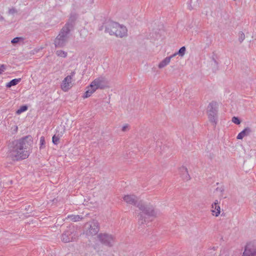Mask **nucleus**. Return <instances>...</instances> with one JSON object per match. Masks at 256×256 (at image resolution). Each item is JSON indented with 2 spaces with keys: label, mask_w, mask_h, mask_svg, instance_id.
Instances as JSON below:
<instances>
[{
  "label": "nucleus",
  "mask_w": 256,
  "mask_h": 256,
  "mask_svg": "<svg viewBox=\"0 0 256 256\" xmlns=\"http://www.w3.org/2000/svg\"><path fill=\"white\" fill-rule=\"evenodd\" d=\"M32 144V138L30 136L10 142L8 144V157L12 160H24L28 158Z\"/></svg>",
  "instance_id": "obj_1"
},
{
  "label": "nucleus",
  "mask_w": 256,
  "mask_h": 256,
  "mask_svg": "<svg viewBox=\"0 0 256 256\" xmlns=\"http://www.w3.org/2000/svg\"><path fill=\"white\" fill-rule=\"evenodd\" d=\"M73 28L74 24L72 22H68L64 24L54 40V44L56 48H62L66 46L70 38V32Z\"/></svg>",
  "instance_id": "obj_2"
},
{
  "label": "nucleus",
  "mask_w": 256,
  "mask_h": 256,
  "mask_svg": "<svg viewBox=\"0 0 256 256\" xmlns=\"http://www.w3.org/2000/svg\"><path fill=\"white\" fill-rule=\"evenodd\" d=\"M137 207L142 212L138 216V224L140 225L146 222V218L143 216V214L148 216H155L156 212H155L154 207L152 205L145 204L142 201H140L138 204Z\"/></svg>",
  "instance_id": "obj_3"
},
{
  "label": "nucleus",
  "mask_w": 256,
  "mask_h": 256,
  "mask_svg": "<svg viewBox=\"0 0 256 256\" xmlns=\"http://www.w3.org/2000/svg\"><path fill=\"white\" fill-rule=\"evenodd\" d=\"M218 104L216 102H210L208 107V114L209 120L214 125L217 123Z\"/></svg>",
  "instance_id": "obj_4"
},
{
  "label": "nucleus",
  "mask_w": 256,
  "mask_h": 256,
  "mask_svg": "<svg viewBox=\"0 0 256 256\" xmlns=\"http://www.w3.org/2000/svg\"><path fill=\"white\" fill-rule=\"evenodd\" d=\"M120 27V24L118 22L108 20L106 22L101 26L100 30L104 28L105 32L108 33L110 35H114L116 32V30Z\"/></svg>",
  "instance_id": "obj_5"
},
{
  "label": "nucleus",
  "mask_w": 256,
  "mask_h": 256,
  "mask_svg": "<svg viewBox=\"0 0 256 256\" xmlns=\"http://www.w3.org/2000/svg\"><path fill=\"white\" fill-rule=\"evenodd\" d=\"M77 236L74 228H70L64 231L62 235V240L64 242H69L74 240Z\"/></svg>",
  "instance_id": "obj_6"
},
{
  "label": "nucleus",
  "mask_w": 256,
  "mask_h": 256,
  "mask_svg": "<svg viewBox=\"0 0 256 256\" xmlns=\"http://www.w3.org/2000/svg\"><path fill=\"white\" fill-rule=\"evenodd\" d=\"M100 241L104 244L111 247L114 244V238L111 234H100L98 235Z\"/></svg>",
  "instance_id": "obj_7"
},
{
  "label": "nucleus",
  "mask_w": 256,
  "mask_h": 256,
  "mask_svg": "<svg viewBox=\"0 0 256 256\" xmlns=\"http://www.w3.org/2000/svg\"><path fill=\"white\" fill-rule=\"evenodd\" d=\"M90 84L96 90L98 88L104 89L106 86L107 82L104 77H99L93 80Z\"/></svg>",
  "instance_id": "obj_8"
},
{
  "label": "nucleus",
  "mask_w": 256,
  "mask_h": 256,
  "mask_svg": "<svg viewBox=\"0 0 256 256\" xmlns=\"http://www.w3.org/2000/svg\"><path fill=\"white\" fill-rule=\"evenodd\" d=\"M242 256H256V246L252 242L248 243Z\"/></svg>",
  "instance_id": "obj_9"
},
{
  "label": "nucleus",
  "mask_w": 256,
  "mask_h": 256,
  "mask_svg": "<svg viewBox=\"0 0 256 256\" xmlns=\"http://www.w3.org/2000/svg\"><path fill=\"white\" fill-rule=\"evenodd\" d=\"M99 231V224L97 221L93 220L92 224L90 225V228L86 232V234L88 236H94L98 234Z\"/></svg>",
  "instance_id": "obj_10"
},
{
  "label": "nucleus",
  "mask_w": 256,
  "mask_h": 256,
  "mask_svg": "<svg viewBox=\"0 0 256 256\" xmlns=\"http://www.w3.org/2000/svg\"><path fill=\"white\" fill-rule=\"evenodd\" d=\"M124 200L128 204L136 206H137L138 201V198L134 194H127L123 197Z\"/></svg>",
  "instance_id": "obj_11"
},
{
  "label": "nucleus",
  "mask_w": 256,
  "mask_h": 256,
  "mask_svg": "<svg viewBox=\"0 0 256 256\" xmlns=\"http://www.w3.org/2000/svg\"><path fill=\"white\" fill-rule=\"evenodd\" d=\"M74 74V72H72L71 74L72 75L68 76L63 80L61 84V88L63 90L66 91L70 88V84L71 83L72 78V76Z\"/></svg>",
  "instance_id": "obj_12"
},
{
  "label": "nucleus",
  "mask_w": 256,
  "mask_h": 256,
  "mask_svg": "<svg viewBox=\"0 0 256 256\" xmlns=\"http://www.w3.org/2000/svg\"><path fill=\"white\" fill-rule=\"evenodd\" d=\"M211 212H212V214L216 216H218L220 214V202L218 200H216L212 204Z\"/></svg>",
  "instance_id": "obj_13"
},
{
  "label": "nucleus",
  "mask_w": 256,
  "mask_h": 256,
  "mask_svg": "<svg viewBox=\"0 0 256 256\" xmlns=\"http://www.w3.org/2000/svg\"><path fill=\"white\" fill-rule=\"evenodd\" d=\"M127 28L126 26L120 24V27L116 30V32L114 35L117 37L122 38L127 34Z\"/></svg>",
  "instance_id": "obj_14"
},
{
  "label": "nucleus",
  "mask_w": 256,
  "mask_h": 256,
  "mask_svg": "<svg viewBox=\"0 0 256 256\" xmlns=\"http://www.w3.org/2000/svg\"><path fill=\"white\" fill-rule=\"evenodd\" d=\"M179 170L180 176L184 180L187 181L190 180V178L188 173V169L186 167H180Z\"/></svg>",
  "instance_id": "obj_15"
},
{
  "label": "nucleus",
  "mask_w": 256,
  "mask_h": 256,
  "mask_svg": "<svg viewBox=\"0 0 256 256\" xmlns=\"http://www.w3.org/2000/svg\"><path fill=\"white\" fill-rule=\"evenodd\" d=\"M252 132V129L249 127H247L238 134L236 138L238 140H242L244 136H249Z\"/></svg>",
  "instance_id": "obj_16"
},
{
  "label": "nucleus",
  "mask_w": 256,
  "mask_h": 256,
  "mask_svg": "<svg viewBox=\"0 0 256 256\" xmlns=\"http://www.w3.org/2000/svg\"><path fill=\"white\" fill-rule=\"evenodd\" d=\"M173 57L171 55L170 56L166 57L164 60H163L158 64V66L160 68H162L166 66V65H168L170 61L172 58Z\"/></svg>",
  "instance_id": "obj_17"
},
{
  "label": "nucleus",
  "mask_w": 256,
  "mask_h": 256,
  "mask_svg": "<svg viewBox=\"0 0 256 256\" xmlns=\"http://www.w3.org/2000/svg\"><path fill=\"white\" fill-rule=\"evenodd\" d=\"M96 89L91 86V84L87 88V90L85 92L83 98H87L90 97L95 91Z\"/></svg>",
  "instance_id": "obj_18"
},
{
  "label": "nucleus",
  "mask_w": 256,
  "mask_h": 256,
  "mask_svg": "<svg viewBox=\"0 0 256 256\" xmlns=\"http://www.w3.org/2000/svg\"><path fill=\"white\" fill-rule=\"evenodd\" d=\"M21 81V78H14L11 80L10 82L6 84V86L7 88H10L12 86L16 85L19 82Z\"/></svg>",
  "instance_id": "obj_19"
},
{
  "label": "nucleus",
  "mask_w": 256,
  "mask_h": 256,
  "mask_svg": "<svg viewBox=\"0 0 256 256\" xmlns=\"http://www.w3.org/2000/svg\"><path fill=\"white\" fill-rule=\"evenodd\" d=\"M186 51V48L184 46L181 47L177 52L174 53V54H172V56L174 58L178 54L180 56L182 57L184 55Z\"/></svg>",
  "instance_id": "obj_20"
},
{
  "label": "nucleus",
  "mask_w": 256,
  "mask_h": 256,
  "mask_svg": "<svg viewBox=\"0 0 256 256\" xmlns=\"http://www.w3.org/2000/svg\"><path fill=\"white\" fill-rule=\"evenodd\" d=\"M68 218L72 222H78L82 219V218L79 215H68Z\"/></svg>",
  "instance_id": "obj_21"
},
{
  "label": "nucleus",
  "mask_w": 256,
  "mask_h": 256,
  "mask_svg": "<svg viewBox=\"0 0 256 256\" xmlns=\"http://www.w3.org/2000/svg\"><path fill=\"white\" fill-rule=\"evenodd\" d=\"M24 40L22 37H16L11 40V42L13 44H16L20 42H23Z\"/></svg>",
  "instance_id": "obj_22"
},
{
  "label": "nucleus",
  "mask_w": 256,
  "mask_h": 256,
  "mask_svg": "<svg viewBox=\"0 0 256 256\" xmlns=\"http://www.w3.org/2000/svg\"><path fill=\"white\" fill-rule=\"evenodd\" d=\"M56 54L58 56L62 58H66L67 56V52L62 50H58L56 51Z\"/></svg>",
  "instance_id": "obj_23"
},
{
  "label": "nucleus",
  "mask_w": 256,
  "mask_h": 256,
  "mask_svg": "<svg viewBox=\"0 0 256 256\" xmlns=\"http://www.w3.org/2000/svg\"><path fill=\"white\" fill-rule=\"evenodd\" d=\"M198 0H196V4H194L193 6H192V0H190V2L188 4V8L190 10H192L193 9L196 8V7L199 6V4L198 3Z\"/></svg>",
  "instance_id": "obj_24"
},
{
  "label": "nucleus",
  "mask_w": 256,
  "mask_h": 256,
  "mask_svg": "<svg viewBox=\"0 0 256 256\" xmlns=\"http://www.w3.org/2000/svg\"><path fill=\"white\" fill-rule=\"evenodd\" d=\"M28 110V106L26 105L22 106L20 108L17 110L16 114H20L22 112L26 111Z\"/></svg>",
  "instance_id": "obj_25"
},
{
  "label": "nucleus",
  "mask_w": 256,
  "mask_h": 256,
  "mask_svg": "<svg viewBox=\"0 0 256 256\" xmlns=\"http://www.w3.org/2000/svg\"><path fill=\"white\" fill-rule=\"evenodd\" d=\"M60 138V136L58 135L56 136V134H54L52 136V142L54 144H58V142H59Z\"/></svg>",
  "instance_id": "obj_26"
},
{
  "label": "nucleus",
  "mask_w": 256,
  "mask_h": 256,
  "mask_svg": "<svg viewBox=\"0 0 256 256\" xmlns=\"http://www.w3.org/2000/svg\"><path fill=\"white\" fill-rule=\"evenodd\" d=\"M245 38V35L244 32H240L238 34V40L240 43H242Z\"/></svg>",
  "instance_id": "obj_27"
},
{
  "label": "nucleus",
  "mask_w": 256,
  "mask_h": 256,
  "mask_svg": "<svg viewBox=\"0 0 256 256\" xmlns=\"http://www.w3.org/2000/svg\"><path fill=\"white\" fill-rule=\"evenodd\" d=\"M232 120L234 124H240L241 122V120H240V119L238 117L236 116H234L232 118Z\"/></svg>",
  "instance_id": "obj_28"
},
{
  "label": "nucleus",
  "mask_w": 256,
  "mask_h": 256,
  "mask_svg": "<svg viewBox=\"0 0 256 256\" xmlns=\"http://www.w3.org/2000/svg\"><path fill=\"white\" fill-rule=\"evenodd\" d=\"M45 139L44 136H41L40 138V148H42L45 146Z\"/></svg>",
  "instance_id": "obj_29"
},
{
  "label": "nucleus",
  "mask_w": 256,
  "mask_h": 256,
  "mask_svg": "<svg viewBox=\"0 0 256 256\" xmlns=\"http://www.w3.org/2000/svg\"><path fill=\"white\" fill-rule=\"evenodd\" d=\"M17 12V10L14 8H12L9 9L8 13L9 14H14Z\"/></svg>",
  "instance_id": "obj_30"
},
{
  "label": "nucleus",
  "mask_w": 256,
  "mask_h": 256,
  "mask_svg": "<svg viewBox=\"0 0 256 256\" xmlns=\"http://www.w3.org/2000/svg\"><path fill=\"white\" fill-rule=\"evenodd\" d=\"M6 69V66L4 64H2L0 66V74H2Z\"/></svg>",
  "instance_id": "obj_31"
},
{
  "label": "nucleus",
  "mask_w": 256,
  "mask_h": 256,
  "mask_svg": "<svg viewBox=\"0 0 256 256\" xmlns=\"http://www.w3.org/2000/svg\"><path fill=\"white\" fill-rule=\"evenodd\" d=\"M216 191H220L222 194L224 191V186L218 187L216 190Z\"/></svg>",
  "instance_id": "obj_32"
},
{
  "label": "nucleus",
  "mask_w": 256,
  "mask_h": 256,
  "mask_svg": "<svg viewBox=\"0 0 256 256\" xmlns=\"http://www.w3.org/2000/svg\"><path fill=\"white\" fill-rule=\"evenodd\" d=\"M24 209L28 211H30V212L32 211V207L30 205L26 206Z\"/></svg>",
  "instance_id": "obj_33"
},
{
  "label": "nucleus",
  "mask_w": 256,
  "mask_h": 256,
  "mask_svg": "<svg viewBox=\"0 0 256 256\" xmlns=\"http://www.w3.org/2000/svg\"><path fill=\"white\" fill-rule=\"evenodd\" d=\"M212 60L213 61L214 66H215L216 67V68H218V62L215 60V58H214V56H212Z\"/></svg>",
  "instance_id": "obj_34"
},
{
  "label": "nucleus",
  "mask_w": 256,
  "mask_h": 256,
  "mask_svg": "<svg viewBox=\"0 0 256 256\" xmlns=\"http://www.w3.org/2000/svg\"><path fill=\"white\" fill-rule=\"evenodd\" d=\"M128 128V124L124 125L122 128V130L123 132H125Z\"/></svg>",
  "instance_id": "obj_35"
},
{
  "label": "nucleus",
  "mask_w": 256,
  "mask_h": 256,
  "mask_svg": "<svg viewBox=\"0 0 256 256\" xmlns=\"http://www.w3.org/2000/svg\"><path fill=\"white\" fill-rule=\"evenodd\" d=\"M0 20H4V18L2 16H0Z\"/></svg>",
  "instance_id": "obj_36"
},
{
  "label": "nucleus",
  "mask_w": 256,
  "mask_h": 256,
  "mask_svg": "<svg viewBox=\"0 0 256 256\" xmlns=\"http://www.w3.org/2000/svg\"><path fill=\"white\" fill-rule=\"evenodd\" d=\"M213 248L214 250H216V248H215V247H213V248Z\"/></svg>",
  "instance_id": "obj_37"
}]
</instances>
